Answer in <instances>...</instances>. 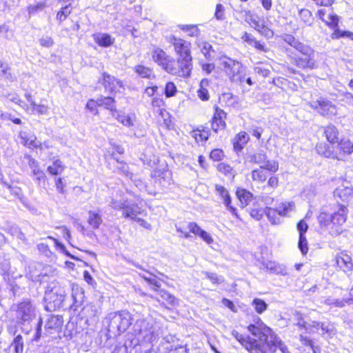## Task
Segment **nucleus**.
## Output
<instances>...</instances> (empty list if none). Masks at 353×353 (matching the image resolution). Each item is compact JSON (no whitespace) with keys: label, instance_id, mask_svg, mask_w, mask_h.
I'll return each instance as SVG.
<instances>
[{"label":"nucleus","instance_id":"1","mask_svg":"<svg viewBox=\"0 0 353 353\" xmlns=\"http://www.w3.org/2000/svg\"><path fill=\"white\" fill-rule=\"evenodd\" d=\"M248 332L244 338V347L250 353H274L279 348L282 353H290L287 346L266 326L261 318L256 314H248Z\"/></svg>","mask_w":353,"mask_h":353},{"label":"nucleus","instance_id":"2","mask_svg":"<svg viewBox=\"0 0 353 353\" xmlns=\"http://www.w3.org/2000/svg\"><path fill=\"white\" fill-rule=\"evenodd\" d=\"M347 208L342 204L334 206L331 213L322 211L318 216V221L321 228L328 230L329 234L333 236L342 232L341 225L346 221Z\"/></svg>","mask_w":353,"mask_h":353},{"label":"nucleus","instance_id":"3","mask_svg":"<svg viewBox=\"0 0 353 353\" xmlns=\"http://www.w3.org/2000/svg\"><path fill=\"white\" fill-rule=\"evenodd\" d=\"M133 332L136 336L131 343L137 345L139 342L152 343L158 338V332L151 319L139 318L133 325Z\"/></svg>","mask_w":353,"mask_h":353},{"label":"nucleus","instance_id":"4","mask_svg":"<svg viewBox=\"0 0 353 353\" xmlns=\"http://www.w3.org/2000/svg\"><path fill=\"white\" fill-rule=\"evenodd\" d=\"M65 296V290L59 282L51 281L46 287L44 300L47 311H54L63 306Z\"/></svg>","mask_w":353,"mask_h":353},{"label":"nucleus","instance_id":"5","mask_svg":"<svg viewBox=\"0 0 353 353\" xmlns=\"http://www.w3.org/2000/svg\"><path fill=\"white\" fill-rule=\"evenodd\" d=\"M132 317L127 310L110 313L107 316L108 330L113 334L120 335L132 325Z\"/></svg>","mask_w":353,"mask_h":353},{"label":"nucleus","instance_id":"6","mask_svg":"<svg viewBox=\"0 0 353 353\" xmlns=\"http://www.w3.org/2000/svg\"><path fill=\"white\" fill-rule=\"evenodd\" d=\"M12 310L15 312L17 322L21 325L30 324L37 316L36 307L32 302L28 299L13 304Z\"/></svg>","mask_w":353,"mask_h":353},{"label":"nucleus","instance_id":"7","mask_svg":"<svg viewBox=\"0 0 353 353\" xmlns=\"http://www.w3.org/2000/svg\"><path fill=\"white\" fill-rule=\"evenodd\" d=\"M48 316V317L44 327V332L43 334V321L41 317L39 318L38 322L35 327V334L33 339L34 341H38L42 336H48L49 334H51L55 332L56 331L59 330L61 327L63 323V319L62 316L50 314Z\"/></svg>","mask_w":353,"mask_h":353},{"label":"nucleus","instance_id":"8","mask_svg":"<svg viewBox=\"0 0 353 353\" xmlns=\"http://www.w3.org/2000/svg\"><path fill=\"white\" fill-rule=\"evenodd\" d=\"M151 177L154 180L152 189L157 190V194L170 185L172 181V172L166 168L154 170L151 173Z\"/></svg>","mask_w":353,"mask_h":353},{"label":"nucleus","instance_id":"9","mask_svg":"<svg viewBox=\"0 0 353 353\" xmlns=\"http://www.w3.org/2000/svg\"><path fill=\"white\" fill-rule=\"evenodd\" d=\"M101 313V307L97 303L89 302L83 307L79 315L81 320L85 321V324L89 326L98 321Z\"/></svg>","mask_w":353,"mask_h":353},{"label":"nucleus","instance_id":"10","mask_svg":"<svg viewBox=\"0 0 353 353\" xmlns=\"http://www.w3.org/2000/svg\"><path fill=\"white\" fill-rule=\"evenodd\" d=\"M294 210V203L284 202L282 203L276 209L266 208L264 212L272 224H278L281 222L280 216H285Z\"/></svg>","mask_w":353,"mask_h":353},{"label":"nucleus","instance_id":"11","mask_svg":"<svg viewBox=\"0 0 353 353\" xmlns=\"http://www.w3.org/2000/svg\"><path fill=\"white\" fill-rule=\"evenodd\" d=\"M152 60L160 65L169 74L173 72V65H176V61L165 51L159 48H156L152 52Z\"/></svg>","mask_w":353,"mask_h":353},{"label":"nucleus","instance_id":"12","mask_svg":"<svg viewBox=\"0 0 353 353\" xmlns=\"http://www.w3.org/2000/svg\"><path fill=\"white\" fill-rule=\"evenodd\" d=\"M176 65H173L172 75L182 77H189L192 70V58L191 55L178 57Z\"/></svg>","mask_w":353,"mask_h":353},{"label":"nucleus","instance_id":"13","mask_svg":"<svg viewBox=\"0 0 353 353\" xmlns=\"http://www.w3.org/2000/svg\"><path fill=\"white\" fill-rule=\"evenodd\" d=\"M98 81L103 85L105 90L109 93H116L120 92L121 88L124 89V85L120 79L107 72H103Z\"/></svg>","mask_w":353,"mask_h":353},{"label":"nucleus","instance_id":"14","mask_svg":"<svg viewBox=\"0 0 353 353\" xmlns=\"http://www.w3.org/2000/svg\"><path fill=\"white\" fill-rule=\"evenodd\" d=\"M225 72L230 76L232 81L241 82L243 79V74H241V69L242 65L238 61H235L231 59H228L227 61H223L221 63Z\"/></svg>","mask_w":353,"mask_h":353},{"label":"nucleus","instance_id":"15","mask_svg":"<svg viewBox=\"0 0 353 353\" xmlns=\"http://www.w3.org/2000/svg\"><path fill=\"white\" fill-rule=\"evenodd\" d=\"M248 158L250 162L260 164V167L265 168L272 172H275L279 170V163L276 161L267 160V156L263 151L250 155Z\"/></svg>","mask_w":353,"mask_h":353},{"label":"nucleus","instance_id":"16","mask_svg":"<svg viewBox=\"0 0 353 353\" xmlns=\"http://www.w3.org/2000/svg\"><path fill=\"white\" fill-rule=\"evenodd\" d=\"M245 20L250 25V26L259 32L261 34L265 37H270L273 35V32L265 27L259 20V17L252 14L251 12H248L245 14Z\"/></svg>","mask_w":353,"mask_h":353},{"label":"nucleus","instance_id":"17","mask_svg":"<svg viewBox=\"0 0 353 353\" xmlns=\"http://www.w3.org/2000/svg\"><path fill=\"white\" fill-rule=\"evenodd\" d=\"M28 159V164L31 169L32 174L34 176V181L41 186V183H45L46 176L44 172L40 169L39 162L31 156L28 155L26 157Z\"/></svg>","mask_w":353,"mask_h":353},{"label":"nucleus","instance_id":"18","mask_svg":"<svg viewBox=\"0 0 353 353\" xmlns=\"http://www.w3.org/2000/svg\"><path fill=\"white\" fill-rule=\"evenodd\" d=\"M312 106L322 115L326 117H333L336 114L337 110L336 106L330 101L325 99L317 100L314 102Z\"/></svg>","mask_w":353,"mask_h":353},{"label":"nucleus","instance_id":"19","mask_svg":"<svg viewBox=\"0 0 353 353\" xmlns=\"http://www.w3.org/2000/svg\"><path fill=\"white\" fill-rule=\"evenodd\" d=\"M317 17L322 20L326 25L335 28L338 26L339 17L329 8H322L319 10Z\"/></svg>","mask_w":353,"mask_h":353},{"label":"nucleus","instance_id":"20","mask_svg":"<svg viewBox=\"0 0 353 353\" xmlns=\"http://www.w3.org/2000/svg\"><path fill=\"white\" fill-rule=\"evenodd\" d=\"M334 260L337 267L344 272H351L353 270L352 259L347 254L342 252L336 255Z\"/></svg>","mask_w":353,"mask_h":353},{"label":"nucleus","instance_id":"21","mask_svg":"<svg viewBox=\"0 0 353 353\" xmlns=\"http://www.w3.org/2000/svg\"><path fill=\"white\" fill-rule=\"evenodd\" d=\"M170 43L174 46V50L178 57H184V55H191L190 43L182 39L172 37L170 39Z\"/></svg>","mask_w":353,"mask_h":353},{"label":"nucleus","instance_id":"22","mask_svg":"<svg viewBox=\"0 0 353 353\" xmlns=\"http://www.w3.org/2000/svg\"><path fill=\"white\" fill-rule=\"evenodd\" d=\"M313 50L309 54H304L305 57L292 58V63L297 67L305 69H314L316 68V63L313 58Z\"/></svg>","mask_w":353,"mask_h":353},{"label":"nucleus","instance_id":"23","mask_svg":"<svg viewBox=\"0 0 353 353\" xmlns=\"http://www.w3.org/2000/svg\"><path fill=\"white\" fill-rule=\"evenodd\" d=\"M283 40L303 54H309L312 52L309 46L301 43L291 34L284 35Z\"/></svg>","mask_w":353,"mask_h":353},{"label":"nucleus","instance_id":"24","mask_svg":"<svg viewBox=\"0 0 353 353\" xmlns=\"http://www.w3.org/2000/svg\"><path fill=\"white\" fill-rule=\"evenodd\" d=\"M261 265V268L266 270L273 274H280L282 275H286L288 274L285 267L276 263L275 261L266 260L262 261Z\"/></svg>","mask_w":353,"mask_h":353},{"label":"nucleus","instance_id":"25","mask_svg":"<svg viewBox=\"0 0 353 353\" xmlns=\"http://www.w3.org/2000/svg\"><path fill=\"white\" fill-rule=\"evenodd\" d=\"M316 150L320 155H322L326 158L336 159L338 160H342L341 155H338L337 152H335L331 146L325 143H320L316 145Z\"/></svg>","mask_w":353,"mask_h":353},{"label":"nucleus","instance_id":"26","mask_svg":"<svg viewBox=\"0 0 353 353\" xmlns=\"http://www.w3.org/2000/svg\"><path fill=\"white\" fill-rule=\"evenodd\" d=\"M141 213V208L139 207L138 204L130 203L128 200H125V203L123 210V216L125 218H130L134 220L137 215Z\"/></svg>","mask_w":353,"mask_h":353},{"label":"nucleus","instance_id":"27","mask_svg":"<svg viewBox=\"0 0 353 353\" xmlns=\"http://www.w3.org/2000/svg\"><path fill=\"white\" fill-rule=\"evenodd\" d=\"M334 196H339L342 201L353 205V188H339L334 191Z\"/></svg>","mask_w":353,"mask_h":353},{"label":"nucleus","instance_id":"28","mask_svg":"<svg viewBox=\"0 0 353 353\" xmlns=\"http://www.w3.org/2000/svg\"><path fill=\"white\" fill-rule=\"evenodd\" d=\"M98 106H103L105 109L109 110L113 117L116 116L117 110L115 105V100L111 97L100 96L97 98Z\"/></svg>","mask_w":353,"mask_h":353},{"label":"nucleus","instance_id":"29","mask_svg":"<svg viewBox=\"0 0 353 353\" xmlns=\"http://www.w3.org/2000/svg\"><path fill=\"white\" fill-rule=\"evenodd\" d=\"M92 37L95 43L105 48L112 46L114 41V39L107 33L97 32L94 34Z\"/></svg>","mask_w":353,"mask_h":353},{"label":"nucleus","instance_id":"30","mask_svg":"<svg viewBox=\"0 0 353 353\" xmlns=\"http://www.w3.org/2000/svg\"><path fill=\"white\" fill-rule=\"evenodd\" d=\"M323 134L327 141L330 143H338L339 140V132L334 125H328L324 127Z\"/></svg>","mask_w":353,"mask_h":353},{"label":"nucleus","instance_id":"31","mask_svg":"<svg viewBox=\"0 0 353 353\" xmlns=\"http://www.w3.org/2000/svg\"><path fill=\"white\" fill-rule=\"evenodd\" d=\"M215 189L216 192H219L221 197L224 199V203L227 206L228 209L230 210L233 214L236 215V217H238L236 209L230 205L231 199L228 194V192L226 190V189L221 185H216Z\"/></svg>","mask_w":353,"mask_h":353},{"label":"nucleus","instance_id":"32","mask_svg":"<svg viewBox=\"0 0 353 353\" xmlns=\"http://www.w3.org/2000/svg\"><path fill=\"white\" fill-rule=\"evenodd\" d=\"M130 179L140 191H145L148 194L153 196L157 194L156 190L152 189V187L145 184V183L140 179L137 175L134 174V177Z\"/></svg>","mask_w":353,"mask_h":353},{"label":"nucleus","instance_id":"33","mask_svg":"<svg viewBox=\"0 0 353 353\" xmlns=\"http://www.w3.org/2000/svg\"><path fill=\"white\" fill-rule=\"evenodd\" d=\"M72 298L74 301L72 307H74V310H76L77 308L81 306L84 302L85 295L83 290L79 287L73 288Z\"/></svg>","mask_w":353,"mask_h":353},{"label":"nucleus","instance_id":"34","mask_svg":"<svg viewBox=\"0 0 353 353\" xmlns=\"http://www.w3.org/2000/svg\"><path fill=\"white\" fill-rule=\"evenodd\" d=\"M145 272L146 274L139 273V275L152 286V289L153 290L157 292L159 290H160L161 283H159L157 276L148 271H145Z\"/></svg>","mask_w":353,"mask_h":353},{"label":"nucleus","instance_id":"35","mask_svg":"<svg viewBox=\"0 0 353 353\" xmlns=\"http://www.w3.org/2000/svg\"><path fill=\"white\" fill-rule=\"evenodd\" d=\"M319 327H321V330L323 331V334L326 333L329 336L334 335L336 332L334 325L331 323H325L316 321L312 322V328L314 331V329L318 330Z\"/></svg>","mask_w":353,"mask_h":353},{"label":"nucleus","instance_id":"36","mask_svg":"<svg viewBox=\"0 0 353 353\" xmlns=\"http://www.w3.org/2000/svg\"><path fill=\"white\" fill-rule=\"evenodd\" d=\"M338 155H341L343 159L345 154H350L353 152V143L349 140H341L338 144Z\"/></svg>","mask_w":353,"mask_h":353},{"label":"nucleus","instance_id":"37","mask_svg":"<svg viewBox=\"0 0 353 353\" xmlns=\"http://www.w3.org/2000/svg\"><path fill=\"white\" fill-rule=\"evenodd\" d=\"M65 170V165L59 159H56L52 162L51 165L47 168V171L52 175L61 174Z\"/></svg>","mask_w":353,"mask_h":353},{"label":"nucleus","instance_id":"38","mask_svg":"<svg viewBox=\"0 0 353 353\" xmlns=\"http://www.w3.org/2000/svg\"><path fill=\"white\" fill-rule=\"evenodd\" d=\"M251 306L254 308V311L261 314L268 309V305L261 299L254 298L251 303Z\"/></svg>","mask_w":353,"mask_h":353},{"label":"nucleus","instance_id":"39","mask_svg":"<svg viewBox=\"0 0 353 353\" xmlns=\"http://www.w3.org/2000/svg\"><path fill=\"white\" fill-rule=\"evenodd\" d=\"M299 17L305 26H310L313 23L314 18L312 12L307 9L302 8L299 10Z\"/></svg>","mask_w":353,"mask_h":353},{"label":"nucleus","instance_id":"40","mask_svg":"<svg viewBox=\"0 0 353 353\" xmlns=\"http://www.w3.org/2000/svg\"><path fill=\"white\" fill-rule=\"evenodd\" d=\"M244 41H246L249 45L254 47L258 50L263 52L267 50L263 43L257 41L252 35L246 32L244 33Z\"/></svg>","mask_w":353,"mask_h":353},{"label":"nucleus","instance_id":"41","mask_svg":"<svg viewBox=\"0 0 353 353\" xmlns=\"http://www.w3.org/2000/svg\"><path fill=\"white\" fill-rule=\"evenodd\" d=\"M114 160H116L117 165L116 166L118 172L121 174L124 175L126 177L128 178H133L134 174L131 172L129 170V166L128 164L123 161H120L119 159H115L113 157Z\"/></svg>","mask_w":353,"mask_h":353},{"label":"nucleus","instance_id":"42","mask_svg":"<svg viewBox=\"0 0 353 353\" xmlns=\"http://www.w3.org/2000/svg\"><path fill=\"white\" fill-rule=\"evenodd\" d=\"M13 349L12 353H23V337L17 335L9 346V349Z\"/></svg>","mask_w":353,"mask_h":353},{"label":"nucleus","instance_id":"43","mask_svg":"<svg viewBox=\"0 0 353 353\" xmlns=\"http://www.w3.org/2000/svg\"><path fill=\"white\" fill-rule=\"evenodd\" d=\"M19 137L21 139V143L28 147H37V143L35 137H28L27 132L20 131Z\"/></svg>","mask_w":353,"mask_h":353},{"label":"nucleus","instance_id":"44","mask_svg":"<svg viewBox=\"0 0 353 353\" xmlns=\"http://www.w3.org/2000/svg\"><path fill=\"white\" fill-rule=\"evenodd\" d=\"M88 223L94 228H99V225L102 223V219L99 213L93 211H89L88 212Z\"/></svg>","mask_w":353,"mask_h":353},{"label":"nucleus","instance_id":"45","mask_svg":"<svg viewBox=\"0 0 353 353\" xmlns=\"http://www.w3.org/2000/svg\"><path fill=\"white\" fill-rule=\"evenodd\" d=\"M157 292L160 297L165 301L168 305L174 306L177 304V299L166 290L160 289Z\"/></svg>","mask_w":353,"mask_h":353},{"label":"nucleus","instance_id":"46","mask_svg":"<svg viewBox=\"0 0 353 353\" xmlns=\"http://www.w3.org/2000/svg\"><path fill=\"white\" fill-rule=\"evenodd\" d=\"M295 321H296V325L300 327H303L305 329L306 332L309 333L314 332V330L312 328V323L311 324H307L303 319L302 314L299 312H295L294 314Z\"/></svg>","mask_w":353,"mask_h":353},{"label":"nucleus","instance_id":"47","mask_svg":"<svg viewBox=\"0 0 353 353\" xmlns=\"http://www.w3.org/2000/svg\"><path fill=\"white\" fill-rule=\"evenodd\" d=\"M0 77L7 79L10 81L14 80V77L11 74L10 68L6 63L0 62Z\"/></svg>","mask_w":353,"mask_h":353},{"label":"nucleus","instance_id":"48","mask_svg":"<svg viewBox=\"0 0 353 353\" xmlns=\"http://www.w3.org/2000/svg\"><path fill=\"white\" fill-rule=\"evenodd\" d=\"M266 170L265 168L260 167L259 169L254 170L252 172V179L259 182H264L267 179Z\"/></svg>","mask_w":353,"mask_h":353},{"label":"nucleus","instance_id":"49","mask_svg":"<svg viewBox=\"0 0 353 353\" xmlns=\"http://www.w3.org/2000/svg\"><path fill=\"white\" fill-rule=\"evenodd\" d=\"M134 71L142 78H150L152 74V70L142 65H136Z\"/></svg>","mask_w":353,"mask_h":353},{"label":"nucleus","instance_id":"50","mask_svg":"<svg viewBox=\"0 0 353 353\" xmlns=\"http://www.w3.org/2000/svg\"><path fill=\"white\" fill-rule=\"evenodd\" d=\"M350 298L347 299H334L328 298L325 300V303L330 305H333L335 307H342L345 306V303H350Z\"/></svg>","mask_w":353,"mask_h":353},{"label":"nucleus","instance_id":"51","mask_svg":"<svg viewBox=\"0 0 353 353\" xmlns=\"http://www.w3.org/2000/svg\"><path fill=\"white\" fill-rule=\"evenodd\" d=\"M179 28L188 33L190 37H197L199 33V30L195 25H181Z\"/></svg>","mask_w":353,"mask_h":353},{"label":"nucleus","instance_id":"52","mask_svg":"<svg viewBox=\"0 0 353 353\" xmlns=\"http://www.w3.org/2000/svg\"><path fill=\"white\" fill-rule=\"evenodd\" d=\"M72 8L70 3L65 6L57 14V19L60 21H64L66 17L71 13Z\"/></svg>","mask_w":353,"mask_h":353},{"label":"nucleus","instance_id":"53","mask_svg":"<svg viewBox=\"0 0 353 353\" xmlns=\"http://www.w3.org/2000/svg\"><path fill=\"white\" fill-rule=\"evenodd\" d=\"M242 138L243 134H241V132H239L232 140L233 149L236 152V154L241 152L243 149V145L241 143Z\"/></svg>","mask_w":353,"mask_h":353},{"label":"nucleus","instance_id":"54","mask_svg":"<svg viewBox=\"0 0 353 353\" xmlns=\"http://www.w3.org/2000/svg\"><path fill=\"white\" fill-rule=\"evenodd\" d=\"M223 100L225 101V103L228 106H235L238 103L237 97L232 94L231 93H225L223 94Z\"/></svg>","mask_w":353,"mask_h":353},{"label":"nucleus","instance_id":"55","mask_svg":"<svg viewBox=\"0 0 353 353\" xmlns=\"http://www.w3.org/2000/svg\"><path fill=\"white\" fill-rule=\"evenodd\" d=\"M165 94L166 97H173L176 92V87L173 82H168L165 87Z\"/></svg>","mask_w":353,"mask_h":353},{"label":"nucleus","instance_id":"56","mask_svg":"<svg viewBox=\"0 0 353 353\" xmlns=\"http://www.w3.org/2000/svg\"><path fill=\"white\" fill-rule=\"evenodd\" d=\"M225 126H226V123H225L224 119L212 120V128L215 132H217L219 130L225 129Z\"/></svg>","mask_w":353,"mask_h":353},{"label":"nucleus","instance_id":"57","mask_svg":"<svg viewBox=\"0 0 353 353\" xmlns=\"http://www.w3.org/2000/svg\"><path fill=\"white\" fill-rule=\"evenodd\" d=\"M299 248L303 254H305L308 251L307 241L305 236H299Z\"/></svg>","mask_w":353,"mask_h":353},{"label":"nucleus","instance_id":"58","mask_svg":"<svg viewBox=\"0 0 353 353\" xmlns=\"http://www.w3.org/2000/svg\"><path fill=\"white\" fill-rule=\"evenodd\" d=\"M349 37L351 40H353V33L350 32H347V31L341 32L339 30H334V32H333V34L332 35V39H339L340 37Z\"/></svg>","mask_w":353,"mask_h":353},{"label":"nucleus","instance_id":"59","mask_svg":"<svg viewBox=\"0 0 353 353\" xmlns=\"http://www.w3.org/2000/svg\"><path fill=\"white\" fill-rule=\"evenodd\" d=\"M205 276L209 279L213 283H220L223 282V279L221 276H219L216 273L204 272Z\"/></svg>","mask_w":353,"mask_h":353},{"label":"nucleus","instance_id":"60","mask_svg":"<svg viewBox=\"0 0 353 353\" xmlns=\"http://www.w3.org/2000/svg\"><path fill=\"white\" fill-rule=\"evenodd\" d=\"M45 7V3L41 2L37 4L30 5L28 9L30 14H35L36 12L43 10Z\"/></svg>","mask_w":353,"mask_h":353},{"label":"nucleus","instance_id":"61","mask_svg":"<svg viewBox=\"0 0 353 353\" xmlns=\"http://www.w3.org/2000/svg\"><path fill=\"white\" fill-rule=\"evenodd\" d=\"M216 168L218 170L219 172L224 174H232V168H231L230 165L226 164V163H219L217 165H216Z\"/></svg>","mask_w":353,"mask_h":353},{"label":"nucleus","instance_id":"62","mask_svg":"<svg viewBox=\"0 0 353 353\" xmlns=\"http://www.w3.org/2000/svg\"><path fill=\"white\" fill-rule=\"evenodd\" d=\"M225 9L223 5L217 4L216 6V10L214 13V17L217 20H223L225 19Z\"/></svg>","mask_w":353,"mask_h":353},{"label":"nucleus","instance_id":"63","mask_svg":"<svg viewBox=\"0 0 353 353\" xmlns=\"http://www.w3.org/2000/svg\"><path fill=\"white\" fill-rule=\"evenodd\" d=\"M194 137L196 140H198L199 137L201 141H205L208 140V137H209V131L208 130H197V131H194Z\"/></svg>","mask_w":353,"mask_h":353},{"label":"nucleus","instance_id":"64","mask_svg":"<svg viewBox=\"0 0 353 353\" xmlns=\"http://www.w3.org/2000/svg\"><path fill=\"white\" fill-rule=\"evenodd\" d=\"M223 152L220 149H214L211 151L210 157L214 161H220L223 157Z\"/></svg>","mask_w":353,"mask_h":353}]
</instances>
